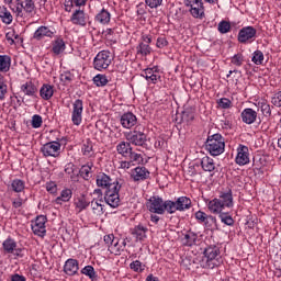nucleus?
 Wrapping results in <instances>:
<instances>
[{
    "label": "nucleus",
    "instance_id": "nucleus-1",
    "mask_svg": "<svg viewBox=\"0 0 281 281\" xmlns=\"http://www.w3.org/2000/svg\"><path fill=\"white\" fill-rule=\"evenodd\" d=\"M205 148L212 157H218L225 153V138L221 134H213L207 137Z\"/></svg>",
    "mask_w": 281,
    "mask_h": 281
},
{
    "label": "nucleus",
    "instance_id": "nucleus-2",
    "mask_svg": "<svg viewBox=\"0 0 281 281\" xmlns=\"http://www.w3.org/2000/svg\"><path fill=\"white\" fill-rule=\"evenodd\" d=\"M125 137L133 146H146V142H148L146 128L142 125H136L133 131L125 134Z\"/></svg>",
    "mask_w": 281,
    "mask_h": 281
},
{
    "label": "nucleus",
    "instance_id": "nucleus-3",
    "mask_svg": "<svg viewBox=\"0 0 281 281\" xmlns=\"http://www.w3.org/2000/svg\"><path fill=\"white\" fill-rule=\"evenodd\" d=\"M169 203L170 200L164 202V199L159 198L158 195H154L147 203V210H149V212L153 214H165L166 212L170 214Z\"/></svg>",
    "mask_w": 281,
    "mask_h": 281
},
{
    "label": "nucleus",
    "instance_id": "nucleus-4",
    "mask_svg": "<svg viewBox=\"0 0 281 281\" xmlns=\"http://www.w3.org/2000/svg\"><path fill=\"white\" fill-rule=\"evenodd\" d=\"M111 63H113V56L111 55V52L101 50L93 59V67L97 69V71H104V69H109Z\"/></svg>",
    "mask_w": 281,
    "mask_h": 281
},
{
    "label": "nucleus",
    "instance_id": "nucleus-5",
    "mask_svg": "<svg viewBox=\"0 0 281 281\" xmlns=\"http://www.w3.org/2000/svg\"><path fill=\"white\" fill-rule=\"evenodd\" d=\"M168 205L170 214H175V212H186V210L192 207V200L188 196H180L176 202L169 200Z\"/></svg>",
    "mask_w": 281,
    "mask_h": 281
},
{
    "label": "nucleus",
    "instance_id": "nucleus-6",
    "mask_svg": "<svg viewBox=\"0 0 281 281\" xmlns=\"http://www.w3.org/2000/svg\"><path fill=\"white\" fill-rule=\"evenodd\" d=\"M120 190H122V184L112 186L105 191L104 201L110 207H120Z\"/></svg>",
    "mask_w": 281,
    "mask_h": 281
},
{
    "label": "nucleus",
    "instance_id": "nucleus-7",
    "mask_svg": "<svg viewBox=\"0 0 281 281\" xmlns=\"http://www.w3.org/2000/svg\"><path fill=\"white\" fill-rule=\"evenodd\" d=\"M34 1L32 0H15V7L11 8L18 16H23V12L32 14L34 12Z\"/></svg>",
    "mask_w": 281,
    "mask_h": 281
},
{
    "label": "nucleus",
    "instance_id": "nucleus-8",
    "mask_svg": "<svg viewBox=\"0 0 281 281\" xmlns=\"http://www.w3.org/2000/svg\"><path fill=\"white\" fill-rule=\"evenodd\" d=\"M45 223H47V217L45 215H40L32 222V232L35 236H40L44 238L45 234H47V229L45 228Z\"/></svg>",
    "mask_w": 281,
    "mask_h": 281
},
{
    "label": "nucleus",
    "instance_id": "nucleus-9",
    "mask_svg": "<svg viewBox=\"0 0 281 281\" xmlns=\"http://www.w3.org/2000/svg\"><path fill=\"white\" fill-rule=\"evenodd\" d=\"M85 110L82 100L77 99L72 103V113H71V122L75 126H80L82 124V111Z\"/></svg>",
    "mask_w": 281,
    "mask_h": 281
},
{
    "label": "nucleus",
    "instance_id": "nucleus-10",
    "mask_svg": "<svg viewBox=\"0 0 281 281\" xmlns=\"http://www.w3.org/2000/svg\"><path fill=\"white\" fill-rule=\"evenodd\" d=\"M3 250L5 254H12L13 256H16L18 258H23V248H19L16 245V241L12 238H7L2 243Z\"/></svg>",
    "mask_w": 281,
    "mask_h": 281
},
{
    "label": "nucleus",
    "instance_id": "nucleus-11",
    "mask_svg": "<svg viewBox=\"0 0 281 281\" xmlns=\"http://www.w3.org/2000/svg\"><path fill=\"white\" fill-rule=\"evenodd\" d=\"M41 153L45 157H58L60 155V143L49 142L41 147Z\"/></svg>",
    "mask_w": 281,
    "mask_h": 281
},
{
    "label": "nucleus",
    "instance_id": "nucleus-12",
    "mask_svg": "<svg viewBox=\"0 0 281 281\" xmlns=\"http://www.w3.org/2000/svg\"><path fill=\"white\" fill-rule=\"evenodd\" d=\"M56 31L49 26H40L33 34L35 41H43V38H53Z\"/></svg>",
    "mask_w": 281,
    "mask_h": 281
},
{
    "label": "nucleus",
    "instance_id": "nucleus-13",
    "mask_svg": "<svg viewBox=\"0 0 281 281\" xmlns=\"http://www.w3.org/2000/svg\"><path fill=\"white\" fill-rule=\"evenodd\" d=\"M97 186L98 188H105L106 190H110L113 186H120V181H113L108 175L100 173L97 176Z\"/></svg>",
    "mask_w": 281,
    "mask_h": 281
},
{
    "label": "nucleus",
    "instance_id": "nucleus-14",
    "mask_svg": "<svg viewBox=\"0 0 281 281\" xmlns=\"http://www.w3.org/2000/svg\"><path fill=\"white\" fill-rule=\"evenodd\" d=\"M150 177V171L146 167H136L131 171V179L133 181H146Z\"/></svg>",
    "mask_w": 281,
    "mask_h": 281
},
{
    "label": "nucleus",
    "instance_id": "nucleus-15",
    "mask_svg": "<svg viewBox=\"0 0 281 281\" xmlns=\"http://www.w3.org/2000/svg\"><path fill=\"white\" fill-rule=\"evenodd\" d=\"M257 31L254 26H245L238 33L239 43H247L251 38H256Z\"/></svg>",
    "mask_w": 281,
    "mask_h": 281
},
{
    "label": "nucleus",
    "instance_id": "nucleus-16",
    "mask_svg": "<svg viewBox=\"0 0 281 281\" xmlns=\"http://www.w3.org/2000/svg\"><path fill=\"white\" fill-rule=\"evenodd\" d=\"M235 161L238 166H247L249 164V148L247 146H240L237 149Z\"/></svg>",
    "mask_w": 281,
    "mask_h": 281
},
{
    "label": "nucleus",
    "instance_id": "nucleus-17",
    "mask_svg": "<svg viewBox=\"0 0 281 281\" xmlns=\"http://www.w3.org/2000/svg\"><path fill=\"white\" fill-rule=\"evenodd\" d=\"M143 78L147 80V82H150L151 85H157L159 80H161V75H159V71L157 68H147L145 69L143 74Z\"/></svg>",
    "mask_w": 281,
    "mask_h": 281
},
{
    "label": "nucleus",
    "instance_id": "nucleus-18",
    "mask_svg": "<svg viewBox=\"0 0 281 281\" xmlns=\"http://www.w3.org/2000/svg\"><path fill=\"white\" fill-rule=\"evenodd\" d=\"M137 124V116L132 112H126L121 116V125L123 128H133Z\"/></svg>",
    "mask_w": 281,
    "mask_h": 281
},
{
    "label": "nucleus",
    "instance_id": "nucleus-19",
    "mask_svg": "<svg viewBox=\"0 0 281 281\" xmlns=\"http://www.w3.org/2000/svg\"><path fill=\"white\" fill-rule=\"evenodd\" d=\"M256 120H258V112H256V110L246 108L241 112V122H244V124H254Z\"/></svg>",
    "mask_w": 281,
    "mask_h": 281
},
{
    "label": "nucleus",
    "instance_id": "nucleus-20",
    "mask_svg": "<svg viewBox=\"0 0 281 281\" xmlns=\"http://www.w3.org/2000/svg\"><path fill=\"white\" fill-rule=\"evenodd\" d=\"M207 207L211 214H223V211L225 210V206L222 204L221 200L213 199L207 203Z\"/></svg>",
    "mask_w": 281,
    "mask_h": 281
},
{
    "label": "nucleus",
    "instance_id": "nucleus-21",
    "mask_svg": "<svg viewBox=\"0 0 281 281\" xmlns=\"http://www.w3.org/2000/svg\"><path fill=\"white\" fill-rule=\"evenodd\" d=\"M71 23H74V25H81L82 27H85V25H87V18L85 16V11L83 10H76L71 18H70Z\"/></svg>",
    "mask_w": 281,
    "mask_h": 281
},
{
    "label": "nucleus",
    "instance_id": "nucleus-22",
    "mask_svg": "<svg viewBox=\"0 0 281 281\" xmlns=\"http://www.w3.org/2000/svg\"><path fill=\"white\" fill-rule=\"evenodd\" d=\"M218 254H221V251L218 250V248L216 246H210L207 248H205L204 250V256L206 258V262L209 265V267H212V263L210 262H214V260H216V258H218Z\"/></svg>",
    "mask_w": 281,
    "mask_h": 281
},
{
    "label": "nucleus",
    "instance_id": "nucleus-23",
    "mask_svg": "<svg viewBox=\"0 0 281 281\" xmlns=\"http://www.w3.org/2000/svg\"><path fill=\"white\" fill-rule=\"evenodd\" d=\"M21 91L24 93V95H29V98H36V93H38V88H36L33 82L27 81L21 86Z\"/></svg>",
    "mask_w": 281,
    "mask_h": 281
},
{
    "label": "nucleus",
    "instance_id": "nucleus-24",
    "mask_svg": "<svg viewBox=\"0 0 281 281\" xmlns=\"http://www.w3.org/2000/svg\"><path fill=\"white\" fill-rule=\"evenodd\" d=\"M64 271L67 276H76L78 273V260L68 259L64 266Z\"/></svg>",
    "mask_w": 281,
    "mask_h": 281
},
{
    "label": "nucleus",
    "instance_id": "nucleus-25",
    "mask_svg": "<svg viewBox=\"0 0 281 281\" xmlns=\"http://www.w3.org/2000/svg\"><path fill=\"white\" fill-rule=\"evenodd\" d=\"M217 200L221 201L224 207H234V195L232 194V190L221 193Z\"/></svg>",
    "mask_w": 281,
    "mask_h": 281
},
{
    "label": "nucleus",
    "instance_id": "nucleus-26",
    "mask_svg": "<svg viewBox=\"0 0 281 281\" xmlns=\"http://www.w3.org/2000/svg\"><path fill=\"white\" fill-rule=\"evenodd\" d=\"M189 8V12L193 16V19H203L205 16V8L203 7V3L193 4Z\"/></svg>",
    "mask_w": 281,
    "mask_h": 281
},
{
    "label": "nucleus",
    "instance_id": "nucleus-27",
    "mask_svg": "<svg viewBox=\"0 0 281 281\" xmlns=\"http://www.w3.org/2000/svg\"><path fill=\"white\" fill-rule=\"evenodd\" d=\"M66 47L67 46L65 44V41L61 37H57L53 42L52 52H53V54H55V56H60V54H63V52H65Z\"/></svg>",
    "mask_w": 281,
    "mask_h": 281
},
{
    "label": "nucleus",
    "instance_id": "nucleus-28",
    "mask_svg": "<svg viewBox=\"0 0 281 281\" xmlns=\"http://www.w3.org/2000/svg\"><path fill=\"white\" fill-rule=\"evenodd\" d=\"M195 218L199 221V223H204V225L207 226L210 222H212L214 225H216V217L213 215H206L203 211H198L195 213Z\"/></svg>",
    "mask_w": 281,
    "mask_h": 281
},
{
    "label": "nucleus",
    "instance_id": "nucleus-29",
    "mask_svg": "<svg viewBox=\"0 0 281 281\" xmlns=\"http://www.w3.org/2000/svg\"><path fill=\"white\" fill-rule=\"evenodd\" d=\"M146 232H148V228L143 225H137L131 229V234L136 240H144L146 238Z\"/></svg>",
    "mask_w": 281,
    "mask_h": 281
},
{
    "label": "nucleus",
    "instance_id": "nucleus-30",
    "mask_svg": "<svg viewBox=\"0 0 281 281\" xmlns=\"http://www.w3.org/2000/svg\"><path fill=\"white\" fill-rule=\"evenodd\" d=\"M40 95L42 100H52L54 95V86L52 85H43L40 90Z\"/></svg>",
    "mask_w": 281,
    "mask_h": 281
},
{
    "label": "nucleus",
    "instance_id": "nucleus-31",
    "mask_svg": "<svg viewBox=\"0 0 281 281\" xmlns=\"http://www.w3.org/2000/svg\"><path fill=\"white\" fill-rule=\"evenodd\" d=\"M201 166L205 172H214V170H216V165L214 164V159L207 156L202 158Z\"/></svg>",
    "mask_w": 281,
    "mask_h": 281
},
{
    "label": "nucleus",
    "instance_id": "nucleus-32",
    "mask_svg": "<svg viewBox=\"0 0 281 281\" xmlns=\"http://www.w3.org/2000/svg\"><path fill=\"white\" fill-rule=\"evenodd\" d=\"M90 205L93 214H95L97 216H102V214H104V204H102V200L93 199L90 202Z\"/></svg>",
    "mask_w": 281,
    "mask_h": 281
},
{
    "label": "nucleus",
    "instance_id": "nucleus-33",
    "mask_svg": "<svg viewBox=\"0 0 281 281\" xmlns=\"http://www.w3.org/2000/svg\"><path fill=\"white\" fill-rule=\"evenodd\" d=\"M65 172L66 175L70 176V180L76 182L78 181V167H76V165H74V162H68L65 166Z\"/></svg>",
    "mask_w": 281,
    "mask_h": 281
},
{
    "label": "nucleus",
    "instance_id": "nucleus-34",
    "mask_svg": "<svg viewBox=\"0 0 281 281\" xmlns=\"http://www.w3.org/2000/svg\"><path fill=\"white\" fill-rule=\"evenodd\" d=\"M95 21H98V23H101L102 25H106L111 22V13L108 10L102 9L95 15Z\"/></svg>",
    "mask_w": 281,
    "mask_h": 281
},
{
    "label": "nucleus",
    "instance_id": "nucleus-35",
    "mask_svg": "<svg viewBox=\"0 0 281 281\" xmlns=\"http://www.w3.org/2000/svg\"><path fill=\"white\" fill-rule=\"evenodd\" d=\"M0 19L2 23H5V25H10L12 21H14V18L12 16V13L8 10L5 7H0Z\"/></svg>",
    "mask_w": 281,
    "mask_h": 281
},
{
    "label": "nucleus",
    "instance_id": "nucleus-36",
    "mask_svg": "<svg viewBox=\"0 0 281 281\" xmlns=\"http://www.w3.org/2000/svg\"><path fill=\"white\" fill-rule=\"evenodd\" d=\"M74 192L71 191V189H64L60 192V195L56 198V203L60 205V203H67L68 201H71V196H72Z\"/></svg>",
    "mask_w": 281,
    "mask_h": 281
},
{
    "label": "nucleus",
    "instance_id": "nucleus-37",
    "mask_svg": "<svg viewBox=\"0 0 281 281\" xmlns=\"http://www.w3.org/2000/svg\"><path fill=\"white\" fill-rule=\"evenodd\" d=\"M116 150L119 155H122L123 157H128V153L133 150V147H131V143L121 142L116 146Z\"/></svg>",
    "mask_w": 281,
    "mask_h": 281
},
{
    "label": "nucleus",
    "instance_id": "nucleus-38",
    "mask_svg": "<svg viewBox=\"0 0 281 281\" xmlns=\"http://www.w3.org/2000/svg\"><path fill=\"white\" fill-rule=\"evenodd\" d=\"M12 65V58L8 55H0V71H10Z\"/></svg>",
    "mask_w": 281,
    "mask_h": 281
},
{
    "label": "nucleus",
    "instance_id": "nucleus-39",
    "mask_svg": "<svg viewBox=\"0 0 281 281\" xmlns=\"http://www.w3.org/2000/svg\"><path fill=\"white\" fill-rule=\"evenodd\" d=\"M90 205V202L87 201L86 196H80L75 200V206L77 212H82L87 210Z\"/></svg>",
    "mask_w": 281,
    "mask_h": 281
},
{
    "label": "nucleus",
    "instance_id": "nucleus-40",
    "mask_svg": "<svg viewBox=\"0 0 281 281\" xmlns=\"http://www.w3.org/2000/svg\"><path fill=\"white\" fill-rule=\"evenodd\" d=\"M182 243L186 247H192V245H196V234L194 233H189L186 234Z\"/></svg>",
    "mask_w": 281,
    "mask_h": 281
},
{
    "label": "nucleus",
    "instance_id": "nucleus-41",
    "mask_svg": "<svg viewBox=\"0 0 281 281\" xmlns=\"http://www.w3.org/2000/svg\"><path fill=\"white\" fill-rule=\"evenodd\" d=\"M117 245H120V239H114L113 243L108 245L109 251L114 254V256H120L124 251V248H117Z\"/></svg>",
    "mask_w": 281,
    "mask_h": 281
},
{
    "label": "nucleus",
    "instance_id": "nucleus-42",
    "mask_svg": "<svg viewBox=\"0 0 281 281\" xmlns=\"http://www.w3.org/2000/svg\"><path fill=\"white\" fill-rule=\"evenodd\" d=\"M137 54H140V56H148L150 52H153V48L148 44H145L144 42H140L138 46L136 47Z\"/></svg>",
    "mask_w": 281,
    "mask_h": 281
},
{
    "label": "nucleus",
    "instance_id": "nucleus-43",
    "mask_svg": "<svg viewBox=\"0 0 281 281\" xmlns=\"http://www.w3.org/2000/svg\"><path fill=\"white\" fill-rule=\"evenodd\" d=\"M93 82L97 87H106L109 85V79L106 78V75H97L93 77Z\"/></svg>",
    "mask_w": 281,
    "mask_h": 281
},
{
    "label": "nucleus",
    "instance_id": "nucleus-44",
    "mask_svg": "<svg viewBox=\"0 0 281 281\" xmlns=\"http://www.w3.org/2000/svg\"><path fill=\"white\" fill-rule=\"evenodd\" d=\"M78 175L85 179V181H89L91 179V166L90 165H83L81 169L78 171Z\"/></svg>",
    "mask_w": 281,
    "mask_h": 281
},
{
    "label": "nucleus",
    "instance_id": "nucleus-45",
    "mask_svg": "<svg viewBox=\"0 0 281 281\" xmlns=\"http://www.w3.org/2000/svg\"><path fill=\"white\" fill-rule=\"evenodd\" d=\"M13 192H23L25 190V182L21 179H15L11 183Z\"/></svg>",
    "mask_w": 281,
    "mask_h": 281
},
{
    "label": "nucleus",
    "instance_id": "nucleus-46",
    "mask_svg": "<svg viewBox=\"0 0 281 281\" xmlns=\"http://www.w3.org/2000/svg\"><path fill=\"white\" fill-rule=\"evenodd\" d=\"M125 157L130 162L135 164V166H137V164H142V154H137L133 151V149Z\"/></svg>",
    "mask_w": 281,
    "mask_h": 281
},
{
    "label": "nucleus",
    "instance_id": "nucleus-47",
    "mask_svg": "<svg viewBox=\"0 0 281 281\" xmlns=\"http://www.w3.org/2000/svg\"><path fill=\"white\" fill-rule=\"evenodd\" d=\"M82 155H85V157H93V143H91L90 140H87L83 145H82Z\"/></svg>",
    "mask_w": 281,
    "mask_h": 281
},
{
    "label": "nucleus",
    "instance_id": "nucleus-48",
    "mask_svg": "<svg viewBox=\"0 0 281 281\" xmlns=\"http://www.w3.org/2000/svg\"><path fill=\"white\" fill-rule=\"evenodd\" d=\"M258 106L265 117H271V105H269V103L261 101L258 103Z\"/></svg>",
    "mask_w": 281,
    "mask_h": 281
},
{
    "label": "nucleus",
    "instance_id": "nucleus-49",
    "mask_svg": "<svg viewBox=\"0 0 281 281\" xmlns=\"http://www.w3.org/2000/svg\"><path fill=\"white\" fill-rule=\"evenodd\" d=\"M81 273H83V276H88L90 280H95L98 278V274H95V269L93 268V266H86L81 270Z\"/></svg>",
    "mask_w": 281,
    "mask_h": 281
},
{
    "label": "nucleus",
    "instance_id": "nucleus-50",
    "mask_svg": "<svg viewBox=\"0 0 281 281\" xmlns=\"http://www.w3.org/2000/svg\"><path fill=\"white\" fill-rule=\"evenodd\" d=\"M218 218L222 223H224V225H228L229 227L234 225V218L232 217V215H229V213L223 212L218 215Z\"/></svg>",
    "mask_w": 281,
    "mask_h": 281
},
{
    "label": "nucleus",
    "instance_id": "nucleus-51",
    "mask_svg": "<svg viewBox=\"0 0 281 281\" xmlns=\"http://www.w3.org/2000/svg\"><path fill=\"white\" fill-rule=\"evenodd\" d=\"M231 63L232 65H235V67H243V64L245 63V56H243L240 53H237L232 57Z\"/></svg>",
    "mask_w": 281,
    "mask_h": 281
},
{
    "label": "nucleus",
    "instance_id": "nucleus-52",
    "mask_svg": "<svg viewBox=\"0 0 281 281\" xmlns=\"http://www.w3.org/2000/svg\"><path fill=\"white\" fill-rule=\"evenodd\" d=\"M251 60L255 65H262L265 61V54H262L261 50H255Z\"/></svg>",
    "mask_w": 281,
    "mask_h": 281
},
{
    "label": "nucleus",
    "instance_id": "nucleus-53",
    "mask_svg": "<svg viewBox=\"0 0 281 281\" xmlns=\"http://www.w3.org/2000/svg\"><path fill=\"white\" fill-rule=\"evenodd\" d=\"M220 34H227L232 30V24L227 21H221L217 25Z\"/></svg>",
    "mask_w": 281,
    "mask_h": 281
},
{
    "label": "nucleus",
    "instance_id": "nucleus-54",
    "mask_svg": "<svg viewBox=\"0 0 281 281\" xmlns=\"http://www.w3.org/2000/svg\"><path fill=\"white\" fill-rule=\"evenodd\" d=\"M31 125L33 128H41V126H43V116L34 114L32 116Z\"/></svg>",
    "mask_w": 281,
    "mask_h": 281
},
{
    "label": "nucleus",
    "instance_id": "nucleus-55",
    "mask_svg": "<svg viewBox=\"0 0 281 281\" xmlns=\"http://www.w3.org/2000/svg\"><path fill=\"white\" fill-rule=\"evenodd\" d=\"M5 93H8V85H5L2 75H0V100H5Z\"/></svg>",
    "mask_w": 281,
    "mask_h": 281
},
{
    "label": "nucleus",
    "instance_id": "nucleus-56",
    "mask_svg": "<svg viewBox=\"0 0 281 281\" xmlns=\"http://www.w3.org/2000/svg\"><path fill=\"white\" fill-rule=\"evenodd\" d=\"M194 120V113L190 110H186L182 112V122L190 123Z\"/></svg>",
    "mask_w": 281,
    "mask_h": 281
},
{
    "label": "nucleus",
    "instance_id": "nucleus-57",
    "mask_svg": "<svg viewBox=\"0 0 281 281\" xmlns=\"http://www.w3.org/2000/svg\"><path fill=\"white\" fill-rule=\"evenodd\" d=\"M60 80L65 85H69L70 82L74 81V75H71V72H64L60 75Z\"/></svg>",
    "mask_w": 281,
    "mask_h": 281
},
{
    "label": "nucleus",
    "instance_id": "nucleus-58",
    "mask_svg": "<svg viewBox=\"0 0 281 281\" xmlns=\"http://www.w3.org/2000/svg\"><path fill=\"white\" fill-rule=\"evenodd\" d=\"M46 190L49 194H56L58 192V186L54 181H49L46 183Z\"/></svg>",
    "mask_w": 281,
    "mask_h": 281
},
{
    "label": "nucleus",
    "instance_id": "nucleus-59",
    "mask_svg": "<svg viewBox=\"0 0 281 281\" xmlns=\"http://www.w3.org/2000/svg\"><path fill=\"white\" fill-rule=\"evenodd\" d=\"M130 268L132 269V271H135L136 273H140V271H144V269H142V261L139 260L133 261L130 265Z\"/></svg>",
    "mask_w": 281,
    "mask_h": 281
},
{
    "label": "nucleus",
    "instance_id": "nucleus-60",
    "mask_svg": "<svg viewBox=\"0 0 281 281\" xmlns=\"http://www.w3.org/2000/svg\"><path fill=\"white\" fill-rule=\"evenodd\" d=\"M218 106H221V109H231L232 108V101L227 98H222L218 101Z\"/></svg>",
    "mask_w": 281,
    "mask_h": 281
},
{
    "label": "nucleus",
    "instance_id": "nucleus-61",
    "mask_svg": "<svg viewBox=\"0 0 281 281\" xmlns=\"http://www.w3.org/2000/svg\"><path fill=\"white\" fill-rule=\"evenodd\" d=\"M156 47H158V49H164V47H168V40H166V37H158Z\"/></svg>",
    "mask_w": 281,
    "mask_h": 281
},
{
    "label": "nucleus",
    "instance_id": "nucleus-62",
    "mask_svg": "<svg viewBox=\"0 0 281 281\" xmlns=\"http://www.w3.org/2000/svg\"><path fill=\"white\" fill-rule=\"evenodd\" d=\"M164 0H145L146 5L149 8H159Z\"/></svg>",
    "mask_w": 281,
    "mask_h": 281
},
{
    "label": "nucleus",
    "instance_id": "nucleus-63",
    "mask_svg": "<svg viewBox=\"0 0 281 281\" xmlns=\"http://www.w3.org/2000/svg\"><path fill=\"white\" fill-rule=\"evenodd\" d=\"M272 104H274V106H281V91L272 98Z\"/></svg>",
    "mask_w": 281,
    "mask_h": 281
},
{
    "label": "nucleus",
    "instance_id": "nucleus-64",
    "mask_svg": "<svg viewBox=\"0 0 281 281\" xmlns=\"http://www.w3.org/2000/svg\"><path fill=\"white\" fill-rule=\"evenodd\" d=\"M74 0H65L64 5H65V11L66 12H71L74 8Z\"/></svg>",
    "mask_w": 281,
    "mask_h": 281
}]
</instances>
